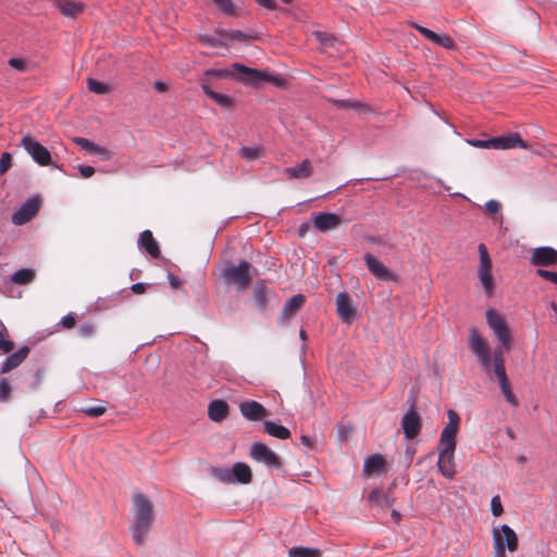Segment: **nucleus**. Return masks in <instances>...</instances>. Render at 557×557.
Returning <instances> with one entry per match:
<instances>
[{
    "label": "nucleus",
    "instance_id": "nucleus-44",
    "mask_svg": "<svg viewBox=\"0 0 557 557\" xmlns=\"http://www.w3.org/2000/svg\"><path fill=\"white\" fill-rule=\"evenodd\" d=\"M536 275L542 277L543 280H546V281L552 282L557 285V272L544 270V269H537Z\"/></svg>",
    "mask_w": 557,
    "mask_h": 557
},
{
    "label": "nucleus",
    "instance_id": "nucleus-18",
    "mask_svg": "<svg viewBox=\"0 0 557 557\" xmlns=\"http://www.w3.org/2000/svg\"><path fill=\"white\" fill-rule=\"evenodd\" d=\"M412 27L417 29L424 38L428 40L442 46L448 50L455 49V42L454 40L446 34H437L424 26H421L419 24L412 23Z\"/></svg>",
    "mask_w": 557,
    "mask_h": 557
},
{
    "label": "nucleus",
    "instance_id": "nucleus-10",
    "mask_svg": "<svg viewBox=\"0 0 557 557\" xmlns=\"http://www.w3.org/2000/svg\"><path fill=\"white\" fill-rule=\"evenodd\" d=\"M363 260L369 272L377 280L384 282H395L397 280V275L394 271L384 265L379 259H376L372 253L367 252L363 256Z\"/></svg>",
    "mask_w": 557,
    "mask_h": 557
},
{
    "label": "nucleus",
    "instance_id": "nucleus-55",
    "mask_svg": "<svg viewBox=\"0 0 557 557\" xmlns=\"http://www.w3.org/2000/svg\"><path fill=\"white\" fill-rule=\"evenodd\" d=\"M78 171L84 178H88L94 175L95 168L91 165H78Z\"/></svg>",
    "mask_w": 557,
    "mask_h": 557
},
{
    "label": "nucleus",
    "instance_id": "nucleus-61",
    "mask_svg": "<svg viewBox=\"0 0 557 557\" xmlns=\"http://www.w3.org/2000/svg\"><path fill=\"white\" fill-rule=\"evenodd\" d=\"M300 442L304 446H306L307 448L311 449L313 448V443H312V440L307 436V435H301L300 436Z\"/></svg>",
    "mask_w": 557,
    "mask_h": 557
},
{
    "label": "nucleus",
    "instance_id": "nucleus-2",
    "mask_svg": "<svg viewBox=\"0 0 557 557\" xmlns=\"http://www.w3.org/2000/svg\"><path fill=\"white\" fill-rule=\"evenodd\" d=\"M469 348L486 373H491L492 371L495 375L506 373L504 354L510 346H503V344L498 343V346L491 355L486 341L481 336L479 331L473 327L469 332Z\"/></svg>",
    "mask_w": 557,
    "mask_h": 557
},
{
    "label": "nucleus",
    "instance_id": "nucleus-56",
    "mask_svg": "<svg viewBox=\"0 0 557 557\" xmlns=\"http://www.w3.org/2000/svg\"><path fill=\"white\" fill-rule=\"evenodd\" d=\"M200 40H201L203 44H206V45H208V46H210V47H216V46H219V45H220L219 39H216L215 37H213V36H211V35H202V36L200 37Z\"/></svg>",
    "mask_w": 557,
    "mask_h": 557
},
{
    "label": "nucleus",
    "instance_id": "nucleus-36",
    "mask_svg": "<svg viewBox=\"0 0 557 557\" xmlns=\"http://www.w3.org/2000/svg\"><path fill=\"white\" fill-rule=\"evenodd\" d=\"M253 297L260 311H264L267 307V287L263 282L256 283L253 287Z\"/></svg>",
    "mask_w": 557,
    "mask_h": 557
},
{
    "label": "nucleus",
    "instance_id": "nucleus-13",
    "mask_svg": "<svg viewBox=\"0 0 557 557\" xmlns=\"http://www.w3.org/2000/svg\"><path fill=\"white\" fill-rule=\"evenodd\" d=\"M530 263L534 267L557 265V250L549 246L537 247L531 255Z\"/></svg>",
    "mask_w": 557,
    "mask_h": 557
},
{
    "label": "nucleus",
    "instance_id": "nucleus-57",
    "mask_svg": "<svg viewBox=\"0 0 557 557\" xmlns=\"http://www.w3.org/2000/svg\"><path fill=\"white\" fill-rule=\"evenodd\" d=\"M256 2L268 10H274L276 8L274 0H256Z\"/></svg>",
    "mask_w": 557,
    "mask_h": 557
},
{
    "label": "nucleus",
    "instance_id": "nucleus-42",
    "mask_svg": "<svg viewBox=\"0 0 557 557\" xmlns=\"http://www.w3.org/2000/svg\"><path fill=\"white\" fill-rule=\"evenodd\" d=\"M494 549H495L494 557H506V548H505L504 542L500 539L498 533H496L494 536Z\"/></svg>",
    "mask_w": 557,
    "mask_h": 557
},
{
    "label": "nucleus",
    "instance_id": "nucleus-19",
    "mask_svg": "<svg viewBox=\"0 0 557 557\" xmlns=\"http://www.w3.org/2000/svg\"><path fill=\"white\" fill-rule=\"evenodd\" d=\"M386 461L380 454H373L366 458L363 465V475L371 478L381 474L385 469Z\"/></svg>",
    "mask_w": 557,
    "mask_h": 557
},
{
    "label": "nucleus",
    "instance_id": "nucleus-21",
    "mask_svg": "<svg viewBox=\"0 0 557 557\" xmlns=\"http://www.w3.org/2000/svg\"><path fill=\"white\" fill-rule=\"evenodd\" d=\"M29 349L27 346L20 348L17 351L10 354L1 363V373H7L12 369L18 367L27 357Z\"/></svg>",
    "mask_w": 557,
    "mask_h": 557
},
{
    "label": "nucleus",
    "instance_id": "nucleus-32",
    "mask_svg": "<svg viewBox=\"0 0 557 557\" xmlns=\"http://www.w3.org/2000/svg\"><path fill=\"white\" fill-rule=\"evenodd\" d=\"M58 8L60 12L67 17H75L78 13L83 11L82 3L67 0L59 1Z\"/></svg>",
    "mask_w": 557,
    "mask_h": 557
},
{
    "label": "nucleus",
    "instance_id": "nucleus-27",
    "mask_svg": "<svg viewBox=\"0 0 557 557\" xmlns=\"http://www.w3.org/2000/svg\"><path fill=\"white\" fill-rule=\"evenodd\" d=\"M500 391L506 399V401L512 407H517L519 405L518 398L513 394L507 373L496 374Z\"/></svg>",
    "mask_w": 557,
    "mask_h": 557
},
{
    "label": "nucleus",
    "instance_id": "nucleus-54",
    "mask_svg": "<svg viewBox=\"0 0 557 557\" xmlns=\"http://www.w3.org/2000/svg\"><path fill=\"white\" fill-rule=\"evenodd\" d=\"M485 209L490 213H497L500 210V203L495 199H491L485 203Z\"/></svg>",
    "mask_w": 557,
    "mask_h": 557
},
{
    "label": "nucleus",
    "instance_id": "nucleus-40",
    "mask_svg": "<svg viewBox=\"0 0 557 557\" xmlns=\"http://www.w3.org/2000/svg\"><path fill=\"white\" fill-rule=\"evenodd\" d=\"M0 329V350L8 354L13 349V343L9 339L7 329L2 323Z\"/></svg>",
    "mask_w": 557,
    "mask_h": 557
},
{
    "label": "nucleus",
    "instance_id": "nucleus-52",
    "mask_svg": "<svg viewBox=\"0 0 557 557\" xmlns=\"http://www.w3.org/2000/svg\"><path fill=\"white\" fill-rule=\"evenodd\" d=\"M95 332L94 325L91 323H83L79 325L78 333L83 337H88L92 335Z\"/></svg>",
    "mask_w": 557,
    "mask_h": 557
},
{
    "label": "nucleus",
    "instance_id": "nucleus-45",
    "mask_svg": "<svg viewBox=\"0 0 557 557\" xmlns=\"http://www.w3.org/2000/svg\"><path fill=\"white\" fill-rule=\"evenodd\" d=\"M315 37L325 47L333 46L335 41V37L332 34L325 32H317Z\"/></svg>",
    "mask_w": 557,
    "mask_h": 557
},
{
    "label": "nucleus",
    "instance_id": "nucleus-53",
    "mask_svg": "<svg viewBox=\"0 0 557 557\" xmlns=\"http://www.w3.org/2000/svg\"><path fill=\"white\" fill-rule=\"evenodd\" d=\"M213 2L225 13L233 12V4L231 0H213Z\"/></svg>",
    "mask_w": 557,
    "mask_h": 557
},
{
    "label": "nucleus",
    "instance_id": "nucleus-41",
    "mask_svg": "<svg viewBox=\"0 0 557 557\" xmlns=\"http://www.w3.org/2000/svg\"><path fill=\"white\" fill-rule=\"evenodd\" d=\"M84 413L91 418H98L106 412L104 406H89L82 409Z\"/></svg>",
    "mask_w": 557,
    "mask_h": 557
},
{
    "label": "nucleus",
    "instance_id": "nucleus-14",
    "mask_svg": "<svg viewBox=\"0 0 557 557\" xmlns=\"http://www.w3.org/2000/svg\"><path fill=\"white\" fill-rule=\"evenodd\" d=\"M492 149L505 150L511 148H528V144L521 138L518 133H509L503 136H496L491 138Z\"/></svg>",
    "mask_w": 557,
    "mask_h": 557
},
{
    "label": "nucleus",
    "instance_id": "nucleus-24",
    "mask_svg": "<svg viewBox=\"0 0 557 557\" xmlns=\"http://www.w3.org/2000/svg\"><path fill=\"white\" fill-rule=\"evenodd\" d=\"M138 245L140 248H144L147 251V253H149L152 258H159V244L153 238L152 233L149 230H146L140 233L138 238Z\"/></svg>",
    "mask_w": 557,
    "mask_h": 557
},
{
    "label": "nucleus",
    "instance_id": "nucleus-51",
    "mask_svg": "<svg viewBox=\"0 0 557 557\" xmlns=\"http://www.w3.org/2000/svg\"><path fill=\"white\" fill-rule=\"evenodd\" d=\"M75 322L74 313L70 312L61 319L60 324L65 329H72L75 325Z\"/></svg>",
    "mask_w": 557,
    "mask_h": 557
},
{
    "label": "nucleus",
    "instance_id": "nucleus-49",
    "mask_svg": "<svg viewBox=\"0 0 557 557\" xmlns=\"http://www.w3.org/2000/svg\"><path fill=\"white\" fill-rule=\"evenodd\" d=\"M332 102L338 109H350L359 107L358 102L351 101L349 99H335L332 100Z\"/></svg>",
    "mask_w": 557,
    "mask_h": 557
},
{
    "label": "nucleus",
    "instance_id": "nucleus-62",
    "mask_svg": "<svg viewBox=\"0 0 557 557\" xmlns=\"http://www.w3.org/2000/svg\"><path fill=\"white\" fill-rule=\"evenodd\" d=\"M307 231H308V225L307 224H301L300 227H299V235L304 236Z\"/></svg>",
    "mask_w": 557,
    "mask_h": 557
},
{
    "label": "nucleus",
    "instance_id": "nucleus-43",
    "mask_svg": "<svg viewBox=\"0 0 557 557\" xmlns=\"http://www.w3.org/2000/svg\"><path fill=\"white\" fill-rule=\"evenodd\" d=\"M8 63L18 72L24 73L27 71V62L22 58H11L9 59Z\"/></svg>",
    "mask_w": 557,
    "mask_h": 557
},
{
    "label": "nucleus",
    "instance_id": "nucleus-3",
    "mask_svg": "<svg viewBox=\"0 0 557 557\" xmlns=\"http://www.w3.org/2000/svg\"><path fill=\"white\" fill-rule=\"evenodd\" d=\"M133 503L134 520L131 525L132 537L137 545H144L154 520L152 504L148 497L140 492L133 494Z\"/></svg>",
    "mask_w": 557,
    "mask_h": 557
},
{
    "label": "nucleus",
    "instance_id": "nucleus-15",
    "mask_svg": "<svg viewBox=\"0 0 557 557\" xmlns=\"http://www.w3.org/2000/svg\"><path fill=\"white\" fill-rule=\"evenodd\" d=\"M312 223L318 231L326 233L342 223V216L332 212H318L313 215Z\"/></svg>",
    "mask_w": 557,
    "mask_h": 557
},
{
    "label": "nucleus",
    "instance_id": "nucleus-5",
    "mask_svg": "<svg viewBox=\"0 0 557 557\" xmlns=\"http://www.w3.org/2000/svg\"><path fill=\"white\" fill-rule=\"evenodd\" d=\"M251 270L252 265L246 260H242L238 264L226 262L221 276L226 284H232L238 290H244L252 278Z\"/></svg>",
    "mask_w": 557,
    "mask_h": 557
},
{
    "label": "nucleus",
    "instance_id": "nucleus-64",
    "mask_svg": "<svg viewBox=\"0 0 557 557\" xmlns=\"http://www.w3.org/2000/svg\"><path fill=\"white\" fill-rule=\"evenodd\" d=\"M348 433H349V429H345L344 431L342 429H339L341 440L343 441L347 436Z\"/></svg>",
    "mask_w": 557,
    "mask_h": 557
},
{
    "label": "nucleus",
    "instance_id": "nucleus-6",
    "mask_svg": "<svg viewBox=\"0 0 557 557\" xmlns=\"http://www.w3.org/2000/svg\"><path fill=\"white\" fill-rule=\"evenodd\" d=\"M231 75L247 85H257L260 82L273 83L280 86L283 78L280 75H272L268 71L247 67L240 63H234Z\"/></svg>",
    "mask_w": 557,
    "mask_h": 557
},
{
    "label": "nucleus",
    "instance_id": "nucleus-38",
    "mask_svg": "<svg viewBox=\"0 0 557 557\" xmlns=\"http://www.w3.org/2000/svg\"><path fill=\"white\" fill-rule=\"evenodd\" d=\"M478 277H479L480 283L482 284L485 295L487 297H491L495 289V283H494L493 276H492V272L478 273Z\"/></svg>",
    "mask_w": 557,
    "mask_h": 557
},
{
    "label": "nucleus",
    "instance_id": "nucleus-8",
    "mask_svg": "<svg viewBox=\"0 0 557 557\" xmlns=\"http://www.w3.org/2000/svg\"><path fill=\"white\" fill-rule=\"evenodd\" d=\"M486 322L493 335L503 346H510V330L504 317L494 309H487L485 312Z\"/></svg>",
    "mask_w": 557,
    "mask_h": 557
},
{
    "label": "nucleus",
    "instance_id": "nucleus-39",
    "mask_svg": "<svg viewBox=\"0 0 557 557\" xmlns=\"http://www.w3.org/2000/svg\"><path fill=\"white\" fill-rule=\"evenodd\" d=\"M240 156L247 161H253L258 159L262 152L259 147H242L239 149Z\"/></svg>",
    "mask_w": 557,
    "mask_h": 557
},
{
    "label": "nucleus",
    "instance_id": "nucleus-16",
    "mask_svg": "<svg viewBox=\"0 0 557 557\" xmlns=\"http://www.w3.org/2000/svg\"><path fill=\"white\" fill-rule=\"evenodd\" d=\"M243 417L249 421H260L268 416L264 406L256 400H245L239 404Z\"/></svg>",
    "mask_w": 557,
    "mask_h": 557
},
{
    "label": "nucleus",
    "instance_id": "nucleus-33",
    "mask_svg": "<svg viewBox=\"0 0 557 557\" xmlns=\"http://www.w3.org/2000/svg\"><path fill=\"white\" fill-rule=\"evenodd\" d=\"M73 141L76 145H78L82 149H85L89 152L100 154V156H106L108 153V151L104 148L100 147L99 145H96L94 141H91L88 138L74 137Z\"/></svg>",
    "mask_w": 557,
    "mask_h": 557
},
{
    "label": "nucleus",
    "instance_id": "nucleus-31",
    "mask_svg": "<svg viewBox=\"0 0 557 557\" xmlns=\"http://www.w3.org/2000/svg\"><path fill=\"white\" fill-rule=\"evenodd\" d=\"M288 557H322V552L317 547L293 546L288 549Z\"/></svg>",
    "mask_w": 557,
    "mask_h": 557
},
{
    "label": "nucleus",
    "instance_id": "nucleus-50",
    "mask_svg": "<svg viewBox=\"0 0 557 557\" xmlns=\"http://www.w3.org/2000/svg\"><path fill=\"white\" fill-rule=\"evenodd\" d=\"M467 143L475 148L492 149L491 138L488 139H468Z\"/></svg>",
    "mask_w": 557,
    "mask_h": 557
},
{
    "label": "nucleus",
    "instance_id": "nucleus-7",
    "mask_svg": "<svg viewBox=\"0 0 557 557\" xmlns=\"http://www.w3.org/2000/svg\"><path fill=\"white\" fill-rule=\"evenodd\" d=\"M249 456L269 469L278 470L283 467L281 457L264 443L256 442L250 446Z\"/></svg>",
    "mask_w": 557,
    "mask_h": 557
},
{
    "label": "nucleus",
    "instance_id": "nucleus-20",
    "mask_svg": "<svg viewBox=\"0 0 557 557\" xmlns=\"http://www.w3.org/2000/svg\"><path fill=\"white\" fill-rule=\"evenodd\" d=\"M498 533L504 542L505 548L509 552H516L518 549V537L516 532L507 524H503L499 528L494 529L493 537Z\"/></svg>",
    "mask_w": 557,
    "mask_h": 557
},
{
    "label": "nucleus",
    "instance_id": "nucleus-60",
    "mask_svg": "<svg viewBox=\"0 0 557 557\" xmlns=\"http://www.w3.org/2000/svg\"><path fill=\"white\" fill-rule=\"evenodd\" d=\"M169 283L174 288H177L181 286V280L171 273L169 274Z\"/></svg>",
    "mask_w": 557,
    "mask_h": 557
},
{
    "label": "nucleus",
    "instance_id": "nucleus-4",
    "mask_svg": "<svg viewBox=\"0 0 557 557\" xmlns=\"http://www.w3.org/2000/svg\"><path fill=\"white\" fill-rule=\"evenodd\" d=\"M211 476L223 484H248L252 480L250 467L242 461L235 462L231 469L211 467Z\"/></svg>",
    "mask_w": 557,
    "mask_h": 557
},
{
    "label": "nucleus",
    "instance_id": "nucleus-30",
    "mask_svg": "<svg viewBox=\"0 0 557 557\" xmlns=\"http://www.w3.org/2000/svg\"><path fill=\"white\" fill-rule=\"evenodd\" d=\"M36 277V272L30 268H23L15 271L11 275V282L16 285H26L32 283Z\"/></svg>",
    "mask_w": 557,
    "mask_h": 557
},
{
    "label": "nucleus",
    "instance_id": "nucleus-22",
    "mask_svg": "<svg viewBox=\"0 0 557 557\" xmlns=\"http://www.w3.org/2000/svg\"><path fill=\"white\" fill-rule=\"evenodd\" d=\"M228 414V405L223 399H214L208 406V417L214 422L223 421Z\"/></svg>",
    "mask_w": 557,
    "mask_h": 557
},
{
    "label": "nucleus",
    "instance_id": "nucleus-47",
    "mask_svg": "<svg viewBox=\"0 0 557 557\" xmlns=\"http://www.w3.org/2000/svg\"><path fill=\"white\" fill-rule=\"evenodd\" d=\"M11 391H12V387L9 384V382L7 381V379H1L0 380V400L7 401L9 399V395H10Z\"/></svg>",
    "mask_w": 557,
    "mask_h": 557
},
{
    "label": "nucleus",
    "instance_id": "nucleus-35",
    "mask_svg": "<svg viewBox=\"0 0 557 557\" xmlns=\"http://www.w3.org/2000/svg\"><path fill=\"white\" fill-rule=\"evenodd\" d=\"M480 256V265L478 273H490L492 272V260L490 258L487 248L484 244H480L478 247Z\"/></svg>",
    "mask_w": 557,
    "mask_h": 557
},
{
    "label": "nucleus",
    "instance_id": "nucleus-25",
    "mask_svg": "<svg viewBox=\"0 0 557 557\" xmlns=\"http://www.w3.org/2000/svg\"><path fill=\"white\" fill-rule=\"evenodd\" d=\"M284 173L292 178H308L312 175V165L311 162L306 159L295 166L285 168Z\"/></svg>",
    "mask_w": 557,
    "mask_h": 557
},
{
    "label": "nucleus",
    "instance_id": "nucleus-12",
    "mask_svg": "<svg viewBox=\"0 0 557 557\" xmlns=\"http://www.w3.org/2000/svg\"><path fill=\"white\" fill-rule=\"evenodd\" d=\"M38 210L39 199L37 197H30L12 214V223L23 225L29 222Z\"/></svg>",
    "mask_w": 557,
    "mask_h": 557
},
{
    "label": "nucleus",
    "instance_id": "nucleus-46",
    "mask_svg": "<svg viewBox=\"0 0 557 557\" xmlns=\"http://www.w3.org/2000/svg\"><path fill=\"white\" fill-rule=\"evenodd\" d=\"M491 511H492V515L495 517H499L504 511L503 505H502V502H500V498L498 495H495L491 499Z\"/></svg>",
    "mask_w": 557,
    "mask_h": 557
},
{
    "label": "nucleus",
    "instance_id": "nucleus-26",
    "mask_svg": "<svg viewBox=\"0 0 557 557\" xmlns=\"http://www.w3.org/2000/svg\"><path fill=\"white\" fill-rule=\"evenodd\" d=\"M369 502L382 509L389 508L395 504V499L384 490L375 488L369 495Z\"/></svg>",
    "mask_w": 557,
    "mask_h": 557
},
{
    "label": "nucleus",
    "instance_id": "nucleus-1",
    "mask_svg": "<svg viewBox=\"0 0 557 557\" xmlns=\"http://www.w3.org/2000/svg\"><path fill=\"white\" fill-rule=\"evenodd\" d=\"M448 422L441 432L438 442L437 468L446 479H453L456 473L455 450L456 436L460 425V417L453 409L447 410Z\"/></svg>",
    "mask_w": 557,
    "mask_h": 557
},
{
    "label": "nucleus",
    "instance_id": "nucleus-34",
    "mask_svg": "<svg viewBox=\"0 0 557 557\" xmlns=\"http://www.w3.org/2000/svg\"><path fill=\"white\" fill-rule=\"evenodd\" d=\"M202 89L206 95L214 100L219 106L223 108H230L233 104V100L228 95L216 92L212 90L208 85H202Z\"/></svg>",
    "mask_w": 557,
    "mask_h": 557
},
{
    "label": "nucleus",
    "instance_id": "nucleus-17",
    "mask_svg": "<svg viewBox=\"0 0 557 557\" xmlns=\"http://www.w3.org/2000/svg\"><path fill=\"white\" fill-rule=\"evenodd\" d=\"M336 311L344 322H350L356 317V308L346 292H341L336 297Z\"/></svg>",
    "mask_w": 557,
    "mask_h": 557
},
{
    "label": "nucleus",
    "instance_id": "nucleus-29",
    "mask_svg": "<svg viewBox=\"0 0 557 557\" xmlns=\"http://www.w3.org/2000/svg\"><path fill=\"white\" fill-rule=\"evenodd\" d=\"M219 35L222 39L228 40V41H238V42H246L251 39H257L258 36L255 34H247L242 30L235 29V30H227L223 29L219 32Z\"/></svg>",
    "mask_w": 557,
    "mask_h": 557
},
{
    "label": "nucleus",
    "instance_id": "nucleus-28",
    "mask_svg": "<svg viewBox=\"0 0 557 557\" xmlns=\"http://www.w3.org/2000/svg\"><path fill=\"white\" fill-rule=\"evenodd\" d=\"M263 431L275 438L286 440L290 437V431L282 424L265 420L263 422Z\"/></svg>",
    "mask_w": 557,
    "mask_h": 557
},
{
    "label": "nucleus",
    "instance_id": "nucleus-37",
    "mask_svg": "<svg viewBox=\"0 0 557 557\" xmlns=\"http://www.w3.org/2000/svg\"><path fill=\"white\" fill-rule=\"evenodd\" d=\"M87 88L89 91L97 95H107L111 91V87L108 84L99 82L91 77L87 79Z\"/></svg>",
    "mask_w": 557,
    "mask_h": 557
},
{
    "label": "nucleus",
    "instance_id": "nucleus-58",
    "mask_svg": "<svg viewBox=\"0 0 557 557\" xmlns=\"http://www.w3.org/2000/svg\"><path fill=\"white\" fill-rule=\"evenodd\" d=\"M131 289L135 294H143L146 290V284L138 282L131 286Z\"/></svg>",
    "mask_w": 557,
    "mask_h": 557
},
{
    "label": "nucleus",
    "instance_id": "nucleus-48",
    "mask_svg": "<svg viewBox=\"0 0 557 557\" xmlns=\"http://www.w3.org/2000/svg\"><path fill=\"white\" fill-rule=\"evenodd\" d=\"M12 165V157L9 152H3L0 158V175L4 174Z\"/></svg>",
    "mask_w": 557,
    "mask_h": 557
},
{
    "label": "nucleus",
    "instance_id": "nucleus-59",
    "mask_svg": "<svg viewBox=\"0 0 557 557\" xmlns=\"http://www.w3.org/2000/svg\"><path fill=\"white\" fill-rule=\"evenodd\" d=\"M153 86H154V89L158 92H164V91L168 90V85L164 82H161V81H156Z\"/></svg>",
    "mask_w": 557,
    "mask_h": 557
},
{
    "label": "nucleus",
    "instance_id": "nucleus-63",
    "mask_svg": "<svg viewBox=\"0 0 557 557\" xmlns=\"http://www.w3.org/2000/svg\"><path fill=\"white\" fill-rule=\"evenodd\" d=\"M506 434L508 435V437H509L510 440H513V438L516 437V434H515L513 430H512V429H510V428H507V429H506Z\"/></svg>",
    "mask_w": 557,
    "mask_h": 557
},
{
    "label": "nucleus",
    "instance_id": "nucleus-23",
    "mask_svg": "<svg viewBox=\"0 0 557 557\" xmlns=\"http://www.w3.org/2000/svg\"><path fill=\"white\" fill-rule=\"evenodd\" d=\"M306 298L301 294L292 296L285 304L281 313V320L292 319L304 306Z\"/></svg>",
    "mask_w": 557,
    "mask_h": 557
},
{
    "label": "nucleus",
    "instance_id": "nucleus-11",
    "mask_svg": "<svg viewBox=\"0 0 557 557\" xmlns=\"http://www.w3.org/2000/svg\"><path fill=\"white\" fill-rule=\"evenodd\" d=\"M401 428L407 440L414 438L421 430V420L412 401L410 408L401 418Z\"/></svg>",
    "mask_w": 557,
    "mask_h": 557
},
{
    "label": "nucleus",
    "instance_id": "nucleus-9",
    "mask_svg": "<svg viewBox=\"0 0 557 557\" xmlns=\"http://www.w3.org/2000/svg\"><path fill=\"white\" fill-rule=\"evenodd\" d=\"M21 145L37 164L41 166L50 164V151L34 137L30 135L23 136Z\"/></svg>",
    "mask_w": 557,
    "mask_h": 557
}]
</instances>
